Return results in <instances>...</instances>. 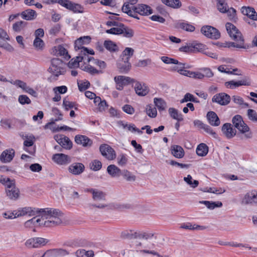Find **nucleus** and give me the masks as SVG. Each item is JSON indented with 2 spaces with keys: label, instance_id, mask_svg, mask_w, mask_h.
<instances>
[{
  "label": "nucleus",
  "instance_id": "f257e3e1",
  "mask_svg": "<svg viewBox=\"0 0 257 257\" xmlns=\"http://www.w3.org/2000/svg\"><path fill=\"white\" fill-rule=\"evenodd\" d=\"M40 214H42L44 220L43 225L46 227H51L60 224L62 222L59 216L61 215V212L59 209L51 208H46L40 209Z\"/></svg>",
  "mask_w": 257,
  "mask_h": 257
},
{
  "label": "nucleus",
  "instance_id": "f03ea898",
  "mask_svg": "<svg viewBox=\"0 0 257 257\" xmlns=\"http://www.w3.org/2000/svg\"><path fill=\"white\" fill-rule=\"evenodd\" d=\"M225 27L230 37L236 41V43H230L229 46L237 48H245V47L244 46V39L242 38V34L237 29L236 27L230 23H227Z\"/></svg>",
  "mask_w": 257,
  "mask_h": 257
},
{
  "label": "nucleus",
  "instance_id": "7ed1b4c3",
  "mask_svg": "<svg viewBox=\"0 0 257 257\" xmlns=\"http://www.w3.org/2000/svg\"><path fill=\"white\" fill-rule=\"evenodd\" d=\"M232 122L234 126L239 131V132L244 135L245 139H250L252 137V133L250 131L248 126L244 122L241 115H235L232 119Z\"/></svg>",
  "mask_w": 257,
  "mask_h": 257
},
{
  "label": "nucleus",
  "instance_id": "20e7f679",
  "mask_svg": "<svg viewBox=\"0 0 257 257\" xmlns=\"http://www.w3.org/2000/svg\"><path fill=\"white\" fill-rule=\"evenodd\" d=\"M91 38L89 36L81 37L77 39L75 42V49L76 50H80V54L88 56V54L94 55V52L92 49H88L83 47V45H86L90 43Z\"/></svg>",
  "mask_w": 257,
  "mask_h": 257
},
{
  "label": "nucleus",
  "instance_id": "39448f33",
  "mask_svg": "<svg viewBox=\"0 0 257 257\" xmlns=\"http://www.w3.org/2000/svg\"><path fill=\"white\" fill-rule=\"evenodd\" d=\"M64 63L58 58H54L51 60V64L48 69L49 72L56 76L62 74Z\"/></svg>",
  "mask_w": 257,
  "mask_h": 257
},
{
  "label": "nucleus",
  "instance_id": "423d86ee",
  "mask_svg": "<svg viewBox=\"0 0 257 257\" xmlns=\"http://www.w3.org/2000/svg\"><path fill=\"white\" fill-rule=\"evenodd\" d=\"M40 209L33 208L31 207H25L23 208H19L16 210L15 217L17 218L20 216H23L25 215H28L30 216L37 215L39 214Z\"/></svg>",
  "mask_w": 257,
  "mask_h": 257
},
{
  "label": "nucleus",
  "instance_id": "0eeeda50",
  "mask_svg": "<svg viewBox=\"0 0 257 257\" xmlns=\"http://www.w3.org/2000/svg\"><path fill=\"white\" fill-rule=\"evenodd\" d=\"M241 203L257 206V190H252L245 193L242 199Z\"/></svg>",
  "mask_w": 257,
  "mask_h": 257
},
{
  "label": "nucleus",
  "instance_id": "6e6552de",
  "mask_svg": "<svg viewBox=\"0 0 257 257\" xmlns=\"http://www.w3.org/2000/svg\"><path fill=\"white\" fill-rule=\"evenodd\" d=\"M101 155L108 160H113L116 158V153L114 150L107 144H102L99 147Z\"/></svg>",
  "mask_w": 257,
  "mask_h": 257
},
{
  "label": "nucleus",
  "instance_id": "1a4fd4ad",
  "mask_svg": "<svg viewBox=\"0 0 257 257\" xmlns=\"http://www.w3.org/2000/svg\"><path fill=\"white\" fill-rule=\"evenodd\" d=\"M48 241L42 237H33L28 239L25 243V246L29 248H38L45 245Z\"/></svg>",
  "mask_w": 257,
  "mask_h": 257
},
{
  "label": "nucleus",
  "instance_id": "9d476101",
  "mask_svg": "<svg viewBox=\"0 0 257 257\" xmlns=\"http://www.w3.org/2000/svg\"><path fill=\"white\" fill-rule=\"evenodd\" d=\"M201 32L207 37L217 39L220 37V34L216 28L210 26H205L201 28Z\"/></svg>",
  "mask_w": 257,
  "mask_h": 257
},
{
  "label": "nucleus",
  "instance_id": "9b49d317",
  "mask_svg": "<svg viewBox=\"0 0 257 257\" xmlns=\"http://www.w3.org/2000/svg\"><path fill=\"white\" fill-rule=\"evenodd\" d=\"M114 80L116 83V89L118 90H122L124 86L127 85L135 81L129 77L121 75L114 77Z\"/></svg>",
  "mask_w": 257,
  "mask_h": 257
},
{
  "label": "nucleus",
  "instance_id": "f8f14e48",
  "mask_svg": "<svg viewBox=\"0 0 257 257\" xmlns=\"http://www.w3.org/2000/svg\"><path fill=\"white\" fill-rule=\"evenodd\" d=\"M212 101L221 105H226L229 103L230 97L225 93H219L213 96Z\"/></svg>",
  "mask_w": 257,
  "mask_h": 257
},
{
  "label": "nucleus",
  "instance_id": "ddd939ff",
  "mask_svg": "<svg viewBox=\"0 0 257 257\" xmlns=\"http://www.w3.org/2000/svg\"><path fill=\"white\" fill-rule=\"evenodd\" d=\"M55 140L64 148L70 149L72 147V143L67 137L63 135L55 137Z\"/></svg>",
  "mask_w": 257,
  "mask_h": 257
},
{
  "label": "nucleus",
  "instance_id": "4468645a",
  "mask_svg": "<svg viewBox=\"0 0 257 257\" xmlns=\"http://www.w3.org/2000/svg\"><path fill=\"white\" fill-rule=\"evenodd\" d=\"M134 10L136 12L142 16H148L153 13L151 7L145 4H139L136 8H134Z\"/></svg>",
  "mask_w": 257,
  "mask_h": 257
},
{
  "label": "nucleus",
  "instance_id": "2eb2a0df",
  "mask_svg": "<svg viewBox=\"0 0 257 257\" xmlns=\"http://www.w3.org/2000/svg\"><path fill=\"white\" fill-rule=\"evenodd\" d=\"M84 165L80 163L75 162L69 167L70 173L75 175L81 174L84 171Z\"/></svg>",
  "mask_w": 257,
  "mask_h": 257
},
{
  "label": "nucleus",
  "instance_id": "dca6fc26",
  "mask_svg": "<svg viewBox=\"0 0 257 257\" xmlns=\"http://www.w3.org/2000/svg\"><path fill=\"white\" fill-rule=\"evenodd\" d=\"M88 56H86L81 54H79V55L75 59H72L68 63V66L69 68H75L79 66V63L82 61L84 63L87 62V58Z\"/></svg>",
  "mask_w": 257,
  "mask_h": 257
},
{
  "label": "nucleus",
  "instance_id": "f3484780",
  "mask_svg": "<svg viewBox=\"0 0 257 257\" xmlns=\"http://www.w3.org/2000/svg\"><path fill=\"white\" fill-rule=\"evenodd\" d=\"M86 191L89 192L92 194V199L95 201H102L105 199V193L102 191L96 189L89 188L87 189Z\"/></svg>",
  "mask_w": 257,
  "mask_h": 257
},
{
  "label": "nucleus",
  "instance_id": "a211bd4d",
  "mask_svg": "<svg viewBox=\"0 0 257 257\" xmlns=\"http://www.w3.org/2000/svg\"><path fill=\"white\" fill-rule=\"evenodd\" d=\"M222 131L227 139L233 138L236 133V130L233 129L231 124L229 123H226L223 125Z\"/></svg>",
  "mask_w": 257,
  "mask_h": 257
},
{
  "label": "nucleus",
  "instance_id": "6ab92c4d",
  "mask_svg": "<svg viewBox=\"0 0 257 257\" xmlns=\"http://www.w3.org/2000/svg\"><path fill=\"white\" fill-rule=\"evenodd\" d=\"M43 218V216H41V217L38 216L34 217L26 221L25 223V226L27 228H30L33 226H37L43 225V221H44V219Z\"/></svg>",
  "mask_w": 257,
  "mask_h": 257
},
{
  "label": "nucleus",
  "instance_id": "aec40b11",
  "mask_svg": "<svg viewBox=\"0 0 257 257\" xmlns=\"http://www.w3.org/2000/svg\"><path fill=\"white\" fill-rule=\"evenodd\" d=\"M75 141L77 144L82 145L83 147H89L92 144L90 139L83 135H76L75 137Z\"/></svg>",
  "mask_w": 257,
  "mask_h": 257
},
{
  "label": "nucleus",
  "instance_id": "412c9836",
  "mask_svg": "<svg viewBox=\"0 0 257 257\" xmlns=\"http://www.w3.org/2000/svg\"><path fill=\"white\" fill-rule=\"evenodd\" d=\"M136 93L140 96H145L149 92V89L145 84L137 82L135 86Z\"/></svg>",
  "mask_w": 257,
  "mask_h": 257
},
{
  "label": "nucleus",
  "instance_id": "4be33fe9",
  "mask_svg": "<svg viewBox=\"0 0 257 257\" xmlns=\"http://www.w3.org/2000/svg\"><path fill=\"white\" fill-rule=\"evenodd\" d=\"M207 118L211 125L217 126L220 124L219 118L214 111H209L207 114Z\"/></svg>",
  "mask_w": 257,
  "mask_h": 257
},
{
  "label": "nucleus",
  "instance_id": "5701e85b",
  "mask_svg": "<svg viewBox=\"0 0 257 257\" xmlns=\"http://www.w3.org/2000/svg\"><path fill=\"white\" fill-rule=\"evenodd\" d=\"M22 18L27 21H32L35 19L37 14L35 11L27 9L21 13L20 14Z\"/></svg>",
  "mask_w": 257,
  "mask_h": 257
},
{
  "label": "nucleus",
  "instance_id": "b1692460",
  "mask_svg": "<svg viewBox=\"0 0 257 257\" xmlns=\"http://www.w3.org/2000/svg\"><path fill=\"white\" fill-rule=\"evenodd\" d=\"M241 12L243 15H246L251 19L254 21L257 20V13L253 8L242 7L241 8Z\"/></svg>",
  "mask_w": 257,
  "mask_h": 257
},
{
  "label": "nucleus",
  "instance_id": "393cba45",
  "mask_svg": "<svg viewBox=\"0 0 257 257\" xmlns=\"http://www.w3.org/2000/svg\"><path fill=\"white\" fill-rule=\"evenodd\" d=\"M131 67V63L128 61L122 59L117 64V68L120 73H127L130 70Z\"/></svg>",
  "mask_w": 257,
  "mask_h": 257
},
{
  "label": "nucleus",
  "instance_id": "a878e982",
  "mask_svg": "<svg viewBox=\"0 0 257 257\" xmlns=\"http://www.w3.org/2000/svg\"><path fill=\"white\" fill-rule=\"evenodd\" d=\"M121 170L114 165H110L107 168V172L111 177L120 176Z\"/></svg>",
  "mask_w": 257,
  "mask_h": 257
},
{
  "label": "nucleus",
  "instance_id": "bb28decb",
  "mask_svg": "<svg viewBox=\"0 0 257 257\" xmlns=\"http://www.w3.org/2000/svg\"><path fill=\"white\" fill-rule=\"evenodd\" d=\"M15 156L13 149H8L3 151L0 156V161H12Z\"/></svg>",
  "mask_w": 257,
  "mask_h": 257
},
{
  "label": "nucleus",
  "instance_id": "cd10ccee",
  "mask_svg": "<svg viewBox=\"0 0 257 257\" xmlns=\"http://www.w3.org/2000/svg\"><path fill=\"white\" fill-rule=\"evenodd\" d=\"M171 150L172 155L177 158H182L184 155V150L180 146L174 145L171 147Z\"/></svg>",
  "mask_w": 257,
  "mask_h": 257
},
{
  "label": "nucleus",
  "instance_id": "c85d7f7f",
  "mask_svg": "<svg viewBox=\"0 0 257 257\" xmlns=\"http://www.w3.org/2000/svg\"><path fill=\"white\" fill-rule=\"evenodd\" d=\"M175 28L190 32H193L195 29L194 26L185 22H178L176 23Z\"/></svg>",
  "mask_w": 257,
  "mask_h": 257
},
{
  "label": "nucleus",
  "instance_id": "c756f323",
  "mask_svg": "<svg viewBox=\"0 0 257 257\" xmlns=\"http://www.w3.org/2000/svg\"><path fill=\"white\" fill-rule=\"evenodd\" d=\"M7 196L11 199H16L19 197V190L15 187H10L6 189Z\"/></svg>",
  "mask_w": 257,
  "mask_h": 257
},
{
  "label": "nucleus",
  "instance_id": "7c9ffc66",
  "mask_svg": "<svg viewBox=\"0 0 257 257\" xmlns=\"http://www.w3.org/2000/svg\"><path fill=\"white\" fill-rule=\"evenodd\" d=\"M154 102L160 111L165 110L167 107V103L161 98H154Z\"/></svg>",
  "mask_w": 257,
  "mask_h": 257
},
{
  "label": "nucleus",
  "instance_id": "2f4dec72",
  "mask_svg": "<svg viewBox=\"0 0 257 257\" xmlns=\"http://www.w3.org/2000/svg\"><path fill=\"white\" fill-rule=\"evenodd\" d=\"M199 203L204 204L207 208L210 210L214 209L216 207H221L222 206V203L220 201H200Z\"/></svg>",
  "mask_w": 257,
  "mask_h": 257
},
{
  "label": "nucleus",
  "instance_id": "473e14b6",
  "mask_svg": "<svg viewBox=\"0 0 257 257\" xmlns=\"http://www.w3.org/2000/svg\"><path fill=\"white\" fill-rule=\"evenodd\" d=\"M168 111L172 118L177 120L178 121H181L183 120L182 114L181 113H179L177 109L171 107L169 108Z\"/></svg>",
  "mask_w": 257,
  "mask_h": 257
},
{
  "label": "nucleus",
  "instance_id": "72a5a7b5",
  "mask_svg": "<svg viewBox=\"0 0 257 257\" xmlns=\"http://www.w3.org/2000/svg\"><path fill=\"white\" fill-rule=\"evenodd\" d=\"M104 47L109 51L114 52L118 50L117 45L110 40H106L104 42Z\"/></svg>",
  "mask_w": 257,
  "mask_h": 257
},
{
  "label": "nucleus",
  "instance_id": "f704fd0d",
  "mask_svg": "<svg viewBox=\"0 0 257 257\" xmlns=\"http://www.w3.org/2000/svg\"><path fill=\"white\" fill-rule=\"evenodd\" d=\"M196 152L198 156H204L208 153V148L205 144L201 143L197 147Z\"/></svg>",
  "mask_w": 257,
  "mask_h": 257
},
{
  "label": "nucleus",
  "instance_id": "c9c22d12",
  "mask_svg": "<svg viewBox=\"0 0 257 257\" xmlns=\"http://www.w3.org/2000/svg\"><path fill=\"white\" fill-rule=\"evenodd\" d=\"M127 5H125L122 7V11L123 13H126L128 15L134 18L140 19L138 17V13L136 12L134 10V8H128Z\"/></svg>",
  "mask_w": 257,
  "mask_h": 257
},
{
  "label": "nucleus",
  "instance_id": "e433bc0d",
  "mask_svg": "<svg viewBox=\"0 0 257 257\" xmlns=\"http://www.w3.org/2000/svg\"><path fill=\"white\" fill-rule=\"evenodd\" d=\"M75 254L77 257H93L94 256L93 251L92 250L86 251L84 249H78Z\"/></svg>",
  "mask_w": 257,
  "mask_h": 257
},
{
  "label": "nucleus",
  "instance_id": "4c0bfd02",
  "mask_svg": "<svg viewBox=\"0 0 257 257\" xmlns=\"http://www.w3.org/2000/svg\"><path fill=\"white\" fill-rule=\"evenodd\" d=\"M217 10L221 13H225L228 10V6L225 0H221L217 3Z\"/></svg>",
  "mask_w": 257,
  "mask_h": 257
},
{
  "label": "nucleus",
  "instance_id": "58836bf2",
  "mask_svg": "<svg viewBox=\"0 0 257 257\" xmlns=\"http://www.w3.org/2000/svg\"><path fill=\"white\" fill-rule=\"evenodd\" d=\"M69 10L74 13H82L83 12V7L80 4L72 2Z\"/></svg>",
  "mask_w": 257,
  "mask_h": 257
},
{
  "label": "nucleus",
  "instance_id": "ea45409f",
  "mask_svg": "<svg viewBox=\"0 0 257 257\" xmlns=\"http://www.w3.org/2000/svg\"><path fill=\"white\" fill-rule=\"evenodd\" d=\"M122 25H123L121 23H119L118 26H116L117 27H114L111 28L109 30H107L106 31V33L107 34H114V35H120L121 34L123 31L122 30Z\"/></svg>",
  "mask_w": 257,
  "mask_h": 257
},
{
  "label": "nucleus",
  "instance_id": "a19ab883",
  "mask_svg": "<svg viewBox=\"0 0 257 257\" xmlns=\"http://www.w3.org/2000/svg\"><path fill=\"white\" fill-rule=\"evenodd\" d=\"M57 54L63 56L65 59H69L70 56L68 54L67 50L62 45H59L56 48Z\"/></svg>",
  "mask_w": 257,
  "mask_h": 257
},
{
  "label": "nucleus",
  "instance_id": "79ce46f5",
  "mask_svg": "<svg viewBox=\"0 0 257 257\" xmlns=\"http://www.w3.org/2000/svg\"><path fill=\"white\" fill-rule=\"evenodd\" d=\"M120 175L127 181H134L136 180V176L126 170H122Z\"/></svg>",
  "mask_w": 257,
  "mask_h": 257
},
{
  "label": "nucleus",
  "instance_id": "37998d69",
  "mask_svg": "<svg viewBox=\"0 0 257 257\" xmlns=\"http://www.w3.org/2000/svg\"><path fill=\"white\" fill-rule=\"evenodd\" d=\"M92 62L93 64L99 66L101 69H104L106 67V64L104 61L95 59L92 57H88L87 62Z\"/></svg>",
  "mask_w": 257,
  "mask_h": 257
},
{
  "label": "nucleus",
  "instance_id": "c03bdc74",
  "mask_svg": "<svg viewBox=\"0 0 257 257\" xmlns=\"http://www.w3.org/2000/svg\"><path fill=\"white\" fill-rule=\"evenodd\" d=\"M147 114L151 117L154 118L157 116V111L155 107L152 106V105H147L146 108Z\"/></svg>",
  "mask_w": 257,
  "mask_h": 257
},
{
  "label": "nucleus",
  "instance_id": "a18cd8bd",
  "mask_svg": "<svg viewBox=\"0 0 257 257\" xmlns=\"http://www.w3.org/2000/svg\"><path fill=\"white\" fill-rule=\"evenodd\" d=\"M134 52V50L133 48L126 47L122 53V56L126 57V58H122V59L129 61L130 58L133 55Z\"/></svg>",
  "mask_w": 257,
  "mask_h": 257
},
{
  "label": "nucleus",
  "instance_id": "49530a36",
  "mask_svg": "<svg viewBox=\"0 0 257 257\" xmlns=\"http://www.w3.org/2000/svg\"><path fill=\"white\" fill-rule=\"evenodd\" d=\"M26 25V22L22 21H19L13 24V29L15 32H20Z\"/></svg>",
  "mask_w": 257,
  "mask_h": 257
},
{
  "label": "nucleus",
  "instance_id": "de8ad7c7",
  "mask_svg": "<svg viewBox=\"0 0 257 257\" xmlns=\"http://www.w3.org/2000/svg\"><path fill=\"white\" fill-rule=\"evenodd\" d=\"M122 30L123 32L121 34L123 35V36L128 38L133 37L134 34V31L132 29L125 27L123 24L122 25Z\"/></svg>",
  "mask_w": 257,
  "mask_h": 257
},
{
  "label": "nucleus",
  "instance_id": "09e8293b",
  "mask_svg": "<svg viewBox=\"0 0 257 257\" xmlns=\"http://www.w3.org/2000/svg\"><path fill=\"white\" fill-rule=\"evenodd\" d=\"M162 2L166 5L172 8H178L181 6L179 0H162Z\"/></svg>",
  "mask_w": 257,
  "mask_h": 257
},
{
  "label": "nucleus",
  "instance_id": "8fccbe9b",
  "mask_svg": "<svg viewBox=\"0 0 257 257\" xmlns=\"http://www.w3.org/2000/svg\"><path fill=\"white\" fill-rule=\"evenodd\" d=\"M154 237L157 238V234L153 232H146L142 231L141 233V239L149 240Z\"/></svg>",
  "mask_w": 257,
  "mask_h": 257
},
{
  "label": "nucleus",
  "instance_id": "3c124183",
  "mask_svg": "<svg viewBox=\"0 0 257 257\" xmlns=\"http://www.w3.org/2000/svg\"><path fill=\"white\" fill-rule=\"evenodd\" d=\"M201 72L203 76V79L204 78H209L212 77L214 75L213 72L209 68H202L200 69Z\"/></svg>",
  "mask_w": 257,
  "mask_h": 257
},
{
  "label": "nucleus",
  "instance_id": "603ef678",
  "mask_svg": "<svg viewBox=\"0 0 257 257\" xmlns=\"http://www.w3.org/2000/svg\"><path fill=\"white\" fill-rule=\"evenodd\" d=\"M52 252L55 256H63L69 254L66 250L62 248L54 249L52 250Z\"/></svg>",
  "mask_w": 257,
  "mask_h": 257
},
{
  "label": "nucleus",
  "instance_id": "864d4df0",
  "mask_svg": "<svg viewBox=\"0 0 257 257\" xmlns=\"http://www.w3.org/2000/svg\"><path fill=\"white\" fill-rule=\"evenodd\" d=\"M33 45L37 50H42L44 47L45 44L44 41L39 38H35Z\"/></svg>",
  "mask_w": 257,
  "mask_h": 257
},
{
  "label": "nucleus",
  "instance_id": "5fc2aeb1",
  "mask_svg": "<svg viewBox=\"0 0 257 257\" xmlns=\"http://www.w3.org/2000/svg\"><path fill=\"white\" fill-rule=\"evenodd\" d=\"M192 178L190 175H188L187 177L184 178V180L193 188H196L199 184L197 180L192 181Z\"/></svg>",
  "mask_w": 257,
  "mask_h": 257
},
{
  "label": "nucleus",
  "instance_id": "6e6d98bb",
  "mask_svg": "<svg viewBox=\"0 0 257 257\" xmlns=\"http://www.w3.org/2000/svg\"><path fill=\"white\" fill-rule=\"evenodd\" d=\"M191 47L196 50L197 51L203 53L205 49L206 46L200 43H193L191 44Z\"/></svg>",
  "mask_w": 257,
  "mask_h": 257
},
{
  "label": "nucleus",
  "instance_id": "4d7b16f0",
  "mask_svg": "<svg viewBox=\"0 0 257 257\" xmlns=\"http://www.w3.org/2000/svg\"><path fill=\"white\" fill-rule=\"evenodd\" d=\"M10 82L11 84L16 85V86H17L19 88H21L24 91L25 90V89L28 86L26 83H25V82H24L22 80H16L15 81L12 80Z\"/></svg>",
  "mask_w": 257,
  "mask_h": 257
},
{
  "label": "nucleus",
  "instance_id": "13d9d810",
  "mask_svg": "<svg viewBox=\"0 0 257 257\" xmlns=\"http://www.w3.org/2000/svg\"><path fill=\"white\" fill-rule=\"evenodd\" d=\"M247 116L250 120L253 122H257V113L255 110L251 109H248Z\"/></svg>",
  "mask_w": 257,
  "mask_h": 257
},
{
  "label": "nucleus",
  "instance_id": "bf43d9fd",
  "mask_svg": "<svg viewBox=\"0 0 257 257\" xmlns=\"http://www.w3.org/2000/svg\"><path fill=\"white\" fill-rule=\"evenodd\" d=\"M152 64V60L151 59L148 58L144 60H140L136 64V66L139 67H144Z\"/></svg>",
  "mask_w": 257,
  "mask_h": 257
},
{
  "label": "nucleus",
  "instance_id": "052dcab7",
  "mask_svg": "<svg viewBox=\"0 0 257 257\" xmlns=\"http://www.w3.org/2000/svg\"><path fill=\"white\" fill-rule=\"evenodd\" d=\"M227 16L230 20L235 21L236 19V11L232 8H228L226 10Z\"/></svg>",
  "mask_w": 257,
  "mask_h": 257
},
{
  "label": "nucleus",
  "instance_id": "680f3d73",
  "mask_svg": "<svg viewBox=\"0 0 257 257\" xmlns=\"http://www.w3.org/2000/svg\"><path fill=\"white\" fill-rule=\"evenodd\" d=\"M124 128H126L128 131L131 132H137L139 134H143V132L137 128L134 124H127L124 125Z\"/></svg>",
  "mask_w": 257,
  "mask_h": 257
},
{
  "label": "nucleus",
  "instance_id": "e2e57ef3",
  "mask_svg": "<svg viewBox=\"0 0 257 257\" xmlns=\"http://www.w3.org/2000/svg\"><path fill=\"white\" fill-rule=\"evenodd\" d=\"M174 64H177V65L174 66L172 67L171 71H176L178 72L179 74L183 68H186L185 64L180 62L178 61L177 63H174Z\"/></svg>",
  "mask_w": 257,
  "mask_h": 257
},
{
  "label": "nucleus",
  "instance_id": "0e129e2a",
  "mask_svg": "<svg viewBox=\"0 0 257 257\" xmlns=\"http://www.w3.org/2000/svg\"><path fill=\"white\" fill-rule=\"evenodd\" d=\"M9 39V36L5 31L0 28V47H2L4 42Z\"/></svg>",
  "mask_w": 257,
  "mask_h": 257
},
{
  "label": "nucleus",
  "instance_id": "69168bd1",
  "mask_svg": "<svg viewBox=\"0 0 257 257\" xmlns=\"http://www.w3.org/2000/svg\"><path fill=\"white\" fill-rule=\"evenodd\" d=\"M52 159L53 161H68V158L67 155L63 154H56L53 155Z\"/></svg>",
  "mask_w": 257,
  "mask_h": 257
},
{
  "label": "nucleus",
  "instance_id": "338daca9",
  "mask_svg": "<svg viewBox=\"0 0 257 257\" xmlns=\"http://www.w3.org/2000/svg\"><path fill=\"white\" fill-rule=\"evenodd\" d=\"M85 70L91 74H99L102 73V71L98 70L91 65H88L85 67Z\"/></svg>",
  "mask_w": 257,
  "mask_h": 257
},
{
  "label": "nucleus",
  "instance_id": "774afa93",
  "mask_svg": "<svg viewBox=\"0 0 257 257\" xmlns=\"http://www.w3.org/2000/svg\"><path fill=\"white\" fill-rule=\"evenodd\" d=\"M89 166L91 170L96 171L101 168V162H91Z\"/></svg>",
  "mask_w": 257,
  "mask_h": 257
}]
</instances>
